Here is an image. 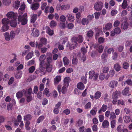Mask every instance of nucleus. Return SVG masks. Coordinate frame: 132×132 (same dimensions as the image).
<instances>
[{
	"mask_svg": "<svg viewBox=\"0 0 132 132\" xmlns=\"http://www.w3.org/2000/svg\"><path fill=\"white\" fill-rule=\"evenodd\" d=\"M71 40L72 44L74 46H73L72 47H71L69 44H68L67 47H69V49L71 50L75 48V47L78 45L77 42L79 43H81L83 40V38L82 36L80 35H79L78 37H73L71 38Z\"/></svg>",
	"mask_w": 132,
	"mask_h": 132,
	"instance_id": "1",
	"label": "nucleus"
},
{
	"mask_svg": "<svg viewBox=\"0 0 132 132\" xmlns=\"http://www.w3.org/2000/svg\"><path fill=\"white\" fill-rule=\"evenodd\" d=\"M18 22H20L21 25H25L28 22L27 14L25 13L22 15H19L18 16Z\"/></svg>",
	"mask_w": 132,
	"mask_h": 132,
	"instance_id": "2",
	"label": "nucleus"
},
{
	"mask_svg": "<svg viewBox=\"0 0 132 132\" xmlns=\"http://www.w3.org/2000/svg\"><path fill=\"white\" fill-rule=\"evenodd\" d=\"M69 85L68 83H63L62 85H59L57 87V89L59 92H61V86H62L61 91L62 93L64 94L65 93L67 90V88Z\"/></svg>",
	"mask_w": 132,
	"mask_h": 132,
	"instance_id": "3",
	"label": "nucleus"
},
{
	"mask_svg": "<svg viewBox=\"0 0 132 132\" xmlns=\"http://www.w3.org/2000/svg\"><path fill=\"white\" fill-rule=\"evenodd\" d=\"M103 4L101 2H98L96 3L94 5V9L96 11H99L101 10L103 6Z\"/></svg>",
	"mask_w": 132,
	"mask_h": 132,
	"instance_id": "4",
	"label": "nucleus"
},
{
	"mask_svg": "<svg viewBox=\"0 0 132 132\" xmlns=\"http://www.w3.org/2000/svg\"><path fill=\"white\" fill-rule=\"evenodd\" d=\"M23 93L26 96H27V91L23 89L21 91H19L16 94V96L18 98L21 97L23 96Z\"/></svg>",
	"mask_w": 132,
	"mask_h": 132,
	"instance_id": "5",
	"label": "nucleus"
},
{
	"mask_svg": "<svg viewBox=\"0 0 132 132\" xmlns=\"http://www.w3.org/2000/svg\"><path fill=\"white\" fill-rule=\"evenodd\" d=\"M30 45L32 47H36L41 51V43L40 42L38 45V43L35 42H31L29 43Z\"/></svg>",
	"mask_w": 132,
	"mask_h": 132,
	"instance_id": "6",
	"label": "nucleus"
},
{
	"mask_svg": "<svg viewBox=\"0 0 132 132\" xmlns=\"http://www.w3.org/2000/svg\"><path fill=\"white\" fill-rule=\"evenodd\" d=\"M17 14L13 12H10L7 13L6 16L7 18L9 19H16Z\"/></svg>",
	"mask_w": 132,
	"mask_h": 132,
	"instance_id": "7",
	"label": "nucleus"
},
{
	"mask_svg": "<svg viewBox=\"0 0 132 132\" xmlns=\"http://www.w3.org/2000/svg\"><path fill=\"white\" fill-rule=\"evenodd\" d=\"M39 35V32L38 30L37 29H35L34 28L32 30V32L31 34V35L34 37H38Z\"/></svg>",
	"mask_w": 132,
	"mask_h": 132,
	"instance_id": "8",
	"label": "nucleus"
},
{
	"mask_svg": "<svg viewBox=\"0 0 132 132\" xmlns=\"http://www.w3.org/2000/svg\"><path fill=\"white\" fill-rule=\"evenodd\" d=\"M66 17L68 20L70 22H73L75 20L74 17L72 14L68 13L66 15Z\"/></svg>",
	"mask_w": 132,
	"mask_h": 132,
	"instance_id": "9",
	"label": "nucleus"
},
{
	"mask_svg": "<svg viewBox=\"0 0 132 132\" xmlns=\"http://www.w3.org/2000/svg\"><path fill=\"white\" fill-rule=\"evenodd\" d=\"M112 26V24L111 23H107L105 25V27H103V28L104 30H109L111 28Z\"/></svg>",
	"mask_w": 132,
	"mask_h": 132,
	"instance_id": "10",
	"label": "nucleus"
},
{
	"mask_svg": "<svg viewBox=\"0 0 132 132\" xmlns=\"http://www.w3.org/2000/svg\"><path fill=\"white\" fill-rule=\"evenodd\" d=\"M41 55L40 57L39 58V67L35 71V73L38 74L41 72Z\"/></svg>",
	"mask_w": 132,
	"mask_h": 132,
	"instance_id": "11",
	"label": "nucleus"
},
{
	"mask_svg": "<svg viewBox=\"0 0 132 132\" xmlns=\"http://www.w3.org/2000/svg\"><path fill=\"white\" fill-rule=\"evenodd\" d=\"M39 5L38 3H37L33 4L31 6V8L33 10H36L39 7Z\"/></svg>",
	"mask_w": 132,
	"mask_h": 132,
	"instance_id": "12",
	"label": "nucleus"
},
{
	"mask_svg": "<svg viewBox=\"0 0 132 132\" xmlns=\"http://www.w3.org/2000/svg\"><path fill=\"white\" fill-rule=\"evenodd\" d=\"M45 69L48 72H51L52 70V67L50 64H45Z\"/></svg>",
	"mask_w": 132,
	"mask_h": 132,
	"instance_id": "13",
	"label": "nucleus"
},
{
	"mask_svg": "<svg viewBox=\"0 0 132 132\" xmlns=\"http://www.w3.org/2000/svg\"><path fill=\"white\" fill-rule=\"evenodd\" d=\"M46 32L50 36L54 34V31L53 30H51L50 28L48 26L46 27Z\"/></svg>",
	"mask_w": 132,
	"mask_h": 132,
	"instance_id": "14",
	"label": "nucleus"
},
{
	"mask_svg": "<svg viewBox=\"0 0 132 132\" xmlns=\"http://www.w3.org/2000/svg\"><path fill=\"white\" fill-rule=\"evenodd\" d=\"M10 24L12 27H16L17 25L16 19L12 20L10 22Z\"/></svg>",
	"mask_w": 132,
	"mask_h": 132,
	"instance_id": "15",
	"label": "nucleus"
},
{
	"mask_svg": "<svg viewBox=\"0 0 132 132\" xmlns=\"http://www.w3.org/2000/svg\"><path fill=\"white\" fill-rule=\"evenodd\" d=\"M2 22L4 25H8L10 22V20L7 18H4L2 19Z\"/></svg>",
	"mask_w": 132,
	"mask_h": 132,
	"instance_id": "16",
	"label": "nucleus"
},
{
	"mask_svg": "<svg viewBox=\"0 0 132 132\" xmlns=\"http://www.w3.org/2000/svg\"><path fill=\"white\" fill-rule=\"evenodd\" d=\"M34 113L37 115H39L40 114V110L39 107L36 106L35 108L34 111Z\"/></svg>",
	"mask_w": 132,
	"mask_h": 132,
	"instance_id": "17",
	"label": "nucleus"
},
{
	"mask_svg": "<svg viewBox=\"0 0 132 132\" xmlns=\"http://www.w3.org/2000/svg\"><path fill=\"white\" fill-rule=\"evenodd\" d=\"M77 87L78 89L81 90L84 89L85 88V86L83 83H78Z\"/></svg>",
	"mask_w": 132,
	"mask_h": 132,
	"instance_id": "18",
	"label": "nucleus"
},
{
	"mask_svg": "<svg viewBox=\"0 0 132 132\" xmlns=\"http://www.w3.org/2000/svg\"><path fill=\"white\" fill-rule=\"evenodd\" d=\"M119 94V92L117 91H116L115 92H114L113 93L112 96L113 99H117Z\"/></svg>",
	"mask_w": 132,
	"mask_h": 132,
	"instance_id": "19",
	"label": "nucleus"
},
{
	"mask_svg": "<svg viewBox=\"0 0 132 132\" xmlns=\"http://www.w3.org/2000/svg\"><path fill=\"white\" fill-rule=\"evenodd\" d=\"M114 68L117 71H119L120 70L121 66L119 63H117L114 65Z\"/></svg>",
	"mask_w": 132,
	"mask_h": 132,
	"instance_id": "20",
	"label": "nucleus"
},
{
	"mask_svg": "<svg viewBox=\"0 0 132 132\" xmlns=\"http://www.w3.org/2000/svg\"><path fill=\"white\" fill-rule=\"evenodd\" d=\"M37 17V15L36 14H33L30 20L31 23H34L35 22L36 20Z\"/></svg>",
	"mask_w": 132,
	"mask_h": 132,
	"instance_id": "21",
	"label": "nucleus"
},
{
	"mask_svg": "<svg viewBox=\"0 0 132 132\" xmlns=\"http://www.w3.org/2000/svg\"><path fill=\"white\" fill-rule=\"evenodd\" d=\"M129 90V88L126 87L123 90L122 92V93L123 95H126L128 94Z\"/></svg>",
	"mask_w": 132,
	"mask_h": 132,
	"instance_id": "22",
	"label": "nucleus"
},
{
	"mask_svg": "<svg viewBox=\"0 0 132 132\" xmlns=\"http://www.w3.org/2000/svg\"><path fill=\"white\" fill-rule=\"evenodd\" d=\"M128 23L126 22H125L122 23L121 28L122 29L125 30L126 29L128 28Z\"/></svg>",
	"mask_w": 132,
	"mask_h": 132,
	"instance_id": "23",
	"label": "nucleus"
},
{
	"mask_svg": "<svg viewBox=\"0 0 132 132\" xmlns=\"http://www.w3.org/2000/svg\"><path fill=\"white\" fill-rule=\"evenodd\" d=\"M123 120L125 122L128 123L131 120L130 117L128 116H125L123 117Z\"/></svg>",
	"mask_w": 132,
	"mask_h": 132,
	"instance_id": "24",
	"label": "nucleus"
},
{
	"mask_svg": "<svg viewBox=\"0 0 132 132\" xmlns=\"http://www.w3.org/2000/svg\"><path fill=\"white\" fill-rule=\"evenodd\" d=\"M127 6L128 4L127 0H123L121 5L123 9H125L127 8Z\"/></svg>",
	"mask_w": 132,
	"mask_h": 132,
	"instance_id": "25",
	"label": "nucleus"
},
{
	"mask_svg": "<svg viewBox=\"0 0 132 132\" xmlns=\"http://www.w3.org/2000/svg\"><path fill=\"white\" fill-rule=\"evenodd\" d=\"M70 7V5L68 4L63 5L61 6V9L62 10H65L69 9Z\"/></svg>",
	"mask_w": 132,
	"mask_h": 132,
	"instance_id": "26",
	"label": "nucleus"
},
{
	"mask_svg": "<svg viewBox=\"0 0 132 132\" xmlns=\"http://www.w3.org/2000/svg\"><path fill=\"white\" fill-rule=\"evenodd\" d=\"M107 108V106L103 104L102 106L101 109H100L98 111L99 113H100L101 111L105 112Z\"/></svg>",
	"mask_w": 132,
	"mask_h": 132,
	"instance_id": "27",
	"label": "nucleus"
},
{
	"mask_svg": "<svg viewBox=\"0 0 132 132\" xmlns=\"http://www.w3.org/2000/svg\"><path fill=\"white\" fill-rule=\"evenodd\" d=\"M102 126L104 128L108 127L109 125V122L106 120H105L102 123Z\"/></svg>",
	"mask_w": 132,
	"mask_h": 132,
	"instance_id": "28",
	"label": "nucleus"
},
{
	"mask_svg": "<svg viewBox=\"0 0 132 132\" xmlns=\"http://www.w3.org/2000/svg\"><path fill=\"white\" fill-rule=\"evenodd\" d=\"M63 62L65 65H67L69 63V60L66 57H64L63 58Z\"/></svg>",
	"mask_w": 132,
	"mask_h": 132,
	"instance_id": "29",
	"label": "nucleus"
},
{
	"mask_svg": "<svg viewBox=\"0 0 132 132\" xmlns=\"http://www.w3.org/2000/svg\"><path fill=\"white\" fill-rule=\"evenodd\" d=\"M95 72L93 70L90 71L89 72V78L90 79H92L93 76L95 74Z\"/></svg>",
	"mask_w": 132,
	"mask_h": 132,
	"instance_id": "30",
	"label": "nucleus"
},
{
	"mask_svg": "<svg viewBox=\"0 0 132 132\" xmlns=\"http://www.w3.org/2000/svg\"><path fill=\"white\" fill-rule=\"evenodd\" d=\"M101 95V94L100 92L97 91L95 93L94 97L96 99H98L100 97Z\"/></svg>",
	"mask_w": 132,
	"mask_h": 132,
	"instance_id": "31",
	"label": "nucleus"
},
{
	"mask_svg": "<svg viewBox=\"0 0 132 132\" xmlns=\"http://www.w3.org/2000/svg\"><path fill=\"white\" fill-rule=\"evenodd\" d=\"M88 20L86 18H83L81 21L82 24L83 25L87 24L88 23Z\"/></svg>",
	"mask_w": 132,
	"mask_h": 132,
	"instance_id": "32",
	"label": "nucleus"
},
{
	"mask_svg": "<svg viewBox=\"0 0 132 132\" xmlns=\"http://www.w3.org/2000/svg\"><path fill=\"white\" fill-rule=\"evenodd\" d=\"M129 64L126 62H124L123 64V67L125 69H128L129 67Z\"/></svg>",
	"mask_w": 132,
	"mask_h": 132,
	"instance_id": "33",
	"label": "nucleus"
},
{
	"mask_svg": "<svg viewBox=\"0 0 132 132\" xmlns=\"http://www.w3.org/2000/svg\"><path fill=\"white\" fill-rule=\"evenodd\" d=\"M57 25V23L54 20H52L50 24V26L51 28H53Z\"/></svg>",
	"mask_w": 132,
	"mask_h": 132,
	"instance_id": "34",
	"label": "nucleus"
},
{
	"mask_svg": "<svg viewBox=\"0 0 132 132\" xmlns=\"http://www.w3.org/2000/svg\"><path fill=\"white\" fill-rule=\"evenodd\" d=\"M31 115L27 114L24 117V119L25 120L28 121L31 119Z\"/></svg>",
	"mask_w": 132,
	"mask_h": 132,
	"instance_id": "35",
	"label": "nucleus"
},
{
	"mask_svg": "<svg viewBox=\"0 0 132 132\" xmlns=\"http://www.w3.org/2000/svg\"><path fill=\"white\" fill-rule=\"evenodd\" d=\"M2 30L3 32H5L8 30L9 29V27L8 25H4L2 26Z\"/></svg>",
	"mask_w": 132,
	"mask_h": 132,
	"instance_id": "36",
	"label": "nucleus"
},
{
	"mask_svg": "<svg viewBox=\"0 0 132 132\" xmlns=\"http://www.w3.org/2000/svg\"><path fill=\"white\" fill-rule=\"evenodd\" d=\"M43 94L47 96L48 97L50 96V93H49L48 89L47 88H45L44 92Z\"/></svg>",
	"mask_w": 132,
	"mask_h": 132,
	"instance_id": "37",
	"label": "nucleus"
},
{
	"mask_svg": "<svg viewBox=\"0 0 132 132\" xmlns=\"http://www.w3.org/2000/svg\"><path fill=\"white\" fill-rule=\"evenodd\" d=\"M61 79V77L60 76H56L54 79V82H59Z\"/></svg>",
	"mask_w": 132,
	"mask_h": 132,
	"instance_id": "38",
	"label": "nucleus"
},
{
	"mask_svg": "<svg viewBox=\"0 0 132 132\" xmlns=\"http://www.w3.org/2000/svg\"><path fill=\"white\" fill-rule=\"evenodd\" d=\"M5 40L7 41H9L10 40V37L9 34L7 32L5 33L4 35Z\"/></svg>",
	"mask_w": 132,
	"mask_h": 132,
	"instance_id": "39",
	"label": "nucleus"
},
{
	"mask_svg": "<svg viewBox=\"0 0 132 132\" xmlns=\"http://www.w3.org/2000/svg\"><path fill=\"white\" fill-rule=\"evenodd\" d=\"M33 55L32 53H29L26 56L25 59L26 60H28L31 58Z\"/></svg>",
	"mask_w": 132,
	"mask_h": 132,
	"instance_id": "40",
	"label": "nucleus"
},
{
	"mask_svg": "<svg viewBox=\"0 0 132 132\" xmlns=\"http://www.w3.org/2000/svg\"><path fill=\"white\" fill-rule=\"evenodd\" d=\"M66 17L64 15H61L60 18V20L63 22H64L66 20Z\"/></svg>",
	"mask_w": 132,
	"mask_h": 132,
	"instance_id": "41",
	"label": "nucleus"
},
{
	"mask_svg": "<svg viewBox=\"0 0 132 132\" xmlns=\"http://www.w3.org/2000/svg\"><path fill=\"white\" fill-rule=\"evenodd\" d=\"M94 32L92 30H90L87 32V36L88 37H92L93 35Z\"/></svg>",
	"mask_w": 132,
	"mask_h": 132,
	"instance_id": "42",
	"label": "nucleus"
},
{
	"mask_svg": "<svg viewBox=\"0 0 132 132\" xmlns=\"http://www.w3.org/2000/svg\"><path fill=\"white\" fill-rule=\"evenodd\" d=\"M116 115L114 113L112 112L110 114V119H114L116 118Z\"/></svg>",
	"mask_w": 132,
	"mask_h": 132,
	"instance_id": "43",
	"label": "nucleus"
},
{
	"mask_svg": "<svg viewBox=\"0 0 132 132\" xmlns=\"http://www.w3.org/2000/svg\"><path fill=\"white\" fill-rule=\"evenodd\" d=\"M35 67L34 66H32L29 69V72L30 73H32L34 72L35 70Z\"/></svg>",
	"mask_w": 132,
	"mask_h": 132,
	"instance_id": "44",
	"label": "nucleus"
},
{
	"mask_svg": "<svg viewBox=\"0 0 132 132\" xmlns=\"http://www.w3.org/2000/svg\"><path fill=\"white\" fill-rule=\"evenodd\" d=\"M115 32V33L116 34H119L121 32V29L119 27H117L114 30Z\"/></svg>",
	"mask_w": 132,
	"mask_h": 132,
	"instance_id": "45",
	"label": "nucleus"
},
{
	"mask_svg": "<svg viewBox=\"0 0 132 132\" xmlns=\"http://www.w3.org/2000/svg\"><path fill=\"white\" fill-rule=\"evenodd\" d=\"M116 122L115 120H113L111 122V126L112 128H114L116 126Z\"/></svg>",
	"mask_w": 132,
	"mask_h": 132,
	"instance_id": "46",
	"label": "nucleus"
},
{
	"mask_svg": "<svg viewBox=\"0 0 132 132\" xmlns=\"http://www.w3.org/2000/svg\"><path fill=\"white\" fill-rule=\"evenodd\" d=\"M91 106V103L89 102L85 104L84 106V108L85 109H87L90 108Z\"/></svg>",
	"mask_w": 132,
	"mask_h": 132,
	"instance_id": "47",
	"label": "nucleus"
},
{
	"mask_svg": "<svg viewBox=\"0 0 132 132\" xmlns=\"http://www.w3.org/2000/svg\"><path fill=\"white\" fill-rule=\"evenodd\" d=\"M87 77L84 76H82L81 78V81L82 82H87Z\"/></svg>",
	"mask_w": 132,
	"mask_h": 132,
	"instance_id": "48",
	"label": "nucleus"
},
{
	"mask_svg": "<svg viewBox=\"0 0 132 132\" xmlns=\"http://www.w3.org/2000/svg\"><path fill=\"white\" fill-rule=\"evenodd\" d=\"M105 38L102 37H100L98 39V42L99 43H103L104 42Z\"/></svg>",
	"mask_w": 132,
	"mask_h": 132,
	"instance_id": "49",
	"label": "nucleus"
},
{
	"mask_svg": "<svg viewBox=\"0 0 132 132\" xmlns=\"http://www.w3.org/2000/svg\"><path fill=\"white\" fill-rule=\"evenodd\" d=\"M72 63L74 65H76L77 64L78 60L77 58H74L72 60Z\"/></svg>",
	"mask_w": 132,
	"mask_h": 132,
	"instance_id": "50",
	"label": "nucleus"
},
{
	"mask_svg": "<svg viewBox=\"0 0 132 132\" xmlns=\"http://www.w3.org/2000/svg\"><path fill=\"white\" fill-rule=\"evenodd\" d=\"M109 74L110 76L111 77H112L115 74V71L113 70H111L109 72Z\"/></svg>",
	"mask_w": 132,
	"mask_h": 132,
	"instance_id": "51",
	"label": "nucleus"
},
{
	"mask_svg": "<svg viewBox=\"0 0 132 132\" xmlns=\"http://www.w3.org/2000/svg\"><path fill=\"white\" fill-rule=\"evenodd\" d=\"M47 42V39L43 37H42V44H46Z\"/></svg>",
	"mask_w": 132,
	"mask_h": 132,
	"instance_id": "52",
	"label": "nucleus"
},
{
	"mask_svg": "<svg viewBox=\"0 0 132 132\" xmlns=\"http://www.w3.org/2000/svg\"><path fill=\"white\" fill-rule=\"evenodd\" d=\"M35 61L34 59H33L29 61L27 65L30 66L33 65L35 63Z\"/></svg>",
	"mask_w": 132,
	"mask_h": 132,
	"instance_id": "53",
	"label": "nucleus"
},
{
	"mask_svg": "<svg viewBox=\"0 0 132 132\" xmlns=\"http://www.w3.org/2000/svg\"><path fill=\"white\" fill-rule=\"evenodd\" d=\"M81 50V52L84 55L86 54L87 51V49L85 47L82 48Z\"/></svg>",
	"mask_w": 132,
	"mask_h": 132,
	"instance_id": "54",
	"label": "nucleus"
},
{
	"mask_svg": "<svg viewBox=\"0 0 132 132\" xmlns=\"http://www.w3.org/2000/svg\"><path fill=\"white\" fill-rule=\"evenodd\" d=\"M120 24V21L118 20L116 21L113 24L114 26L115 27H118Z\"/></svg>",
	"mask_w": 132,
	"mask_h": 132,
	"instance_id": "55",
	"label": "nucleus"
},
{
	"mask_svg": "<svg viewBox=\"0 0 132 132\" xmlns=\"http://www.w3.org/2000/svg\"><path fill=\"white\" fill-rule=\"evenodd\" d=\"M25 4L23 3L21 4L20 8L19 9V10L21 11H23L25 9Z\"/></svg>",
	"mask_w": 132,
	"mask_h": 132,
	"instance_id": "56",
	"label": "nucleus"
},
{
	"mask_svg": "<svg viewBox=\"0 0 132 132\" xmlns=\"http://www.w3.org/2000/svg\"><path fill=\"white\" fill-rule=\"evenodd\" d=\"M47 62L45 63V64H50V63L52 61V59L51 57H49L47 59Z\"/></svg>",
	"mask_w": 132,
	"mask_h": 132,
	"instance_id": "57",
	"label": "nucleus"
},
{
	"mask_svg": "<svg viewBox=\"0 0 132 132\" xmlns=\"http://www.w3.org/2000/svg\"><path fill=\"white\" fill-rule=\"evenodd\" d=\"M74 25L72 23H69L67 25V27L69 29H72Z\"/></svg>",
	"mask_w": 132,
	"mask_h": 132,
	"instance_id": "58",
	"label": "nucleus"
},
{
	"mask_svg": "<svg viewBox=\"0 0 132 132\" xmlns=\"http://www.w3.org/2000/svg\"><path fill=\"white\" fill-rule=\"evenodd\" d=\"M118 13V11L116 10H113L111 12V15L112 16L115 15Z\"/></svg>",
	"mask_w": 132,
	"mask_h": 132,
	"instance_id": "59",
	"label": "nucleus"
},
{
	"mask_svg": "<svg viewBox=\"0 0 132 132\" xmlns=\"http://www.w3.org/2000/svg\"><path fill=\"white\" fill-rule=\"evenodd\" d=\"M59 26L62 29H64L65 27L64 22L60 23L59 24Z\"/></svg>",
	"mask_w": 132,
	"mask_h": 132,
	"instance_id": "60",
	"label": "nucleus"
},
{
	"mask_svg": "<svg viewBox=\"0 0 132 132\" xmlns=\"http://www.w3.org/2000/svg\"><path fill=\"white\" fill-rule=\"evenodd\" d=\"M20 4V2L19 1H16L15 2V7L18 9L19 7Z\"/></svg>",
	"mask_w": 132,
	"mask_h": 132,
	"instance_id": "61",
	"label": "nucleus"
},
{
	"mask_svg": "<svg viewBox=\"0 0 132 132\" xmlns=\"http://www.w3.org/2000/svg\"><path fill=\"white\" fill-rule=\"evenodd\" d=\"M70 78L68 77H65L64 80V82H70Z\"/></svg>",
	"mask_w": 132,
	"mask_h": 132,
	"instance_id": "62",
	"label": "nucleus"
},
{
	"mask_svg": "<svg viewBox=\"0 0 132 132\" xmlns=\"http://www.w3.org/2000/svg\"><path fill=\"white\" fill-rule=\"evenodd\" d=\"M97 111V109L95 110L93 109L90 111V113L93 116H94L96 114Z\"/></svg>",
	"mask_w": 132,
	"mask_h": 132,
	"instance_id": "63",
	"label": "nucleus"
},
{
	"mask_svg": "<svg viewBox=\"0 0 132 132\" xmlns=\"http://www.w3.org/2000/svg\"><path fill=\"white\" fill-rule=\"evenodd\" d=\"M15 34L14 31H12L10 33V37L11 39H13L15 36Z\"/></svg>",
	"mask_w": 132,
	"mask_h": 132,
	"instance_id": "64",
	"label": "nucleus"
}]
</instances>
